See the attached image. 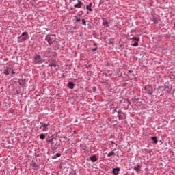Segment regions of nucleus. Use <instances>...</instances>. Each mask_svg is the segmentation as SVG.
Masks as SVG:
<instances>
[{"instance_id":"f257e3e1","label":"nucleus","mask_w":175,"mask_h":175,"mask_svg":"<svg viewBox=\"0 0 175 175\" xmlns=\"http://www.w3.org/2000/svg\"><path fill=\"white\" fill-rule=\"evenodd\" d=\"M44 61H46V59H42V56L40 55H35L33 57V65H39L40 64H43Z\"/></svg>"},{"instance_id":"f03ea898","label":"nucleus","mask_w":175,"mask_h":175,"mask_svg":"<svg viewBox=\"0 0 175 175\" xmlns=\"http://www.w3.org/2000/svg\"><path fill=\"white\" fill-rule=\"evenodd\" d=\"M55 35H47L45 38V40L48 42L49 46H51L55 42Z\"/></svg>"},{"instance_id":"7ed1b4c3","label":"nucleus","mask_w":175,"mask_h":175,"mask_svg":"<svg viewBox=\"0 0 175 175\" xmlns=\"http://www.w3.org/2000/svg\"><path fill=\"white\" fill-rule=\"evenodd\" d=\"M51 53V49L48 48L47 50L45 51V54L42 55L43 59H46L47 58L48 59L50 58V57L47 55L50 54Z\"/></svg>"},{"instance_id":"20e7f679","label":"nucleus","mask_w":175,"mask_h":175,"mask_svg":"<svg viewBox=\"0 0 175 175\" xmlns=\"http://www.w3.org/2000/svg\"><path fill=\"white\" fill-rule=\"evenodd\" d=\"M27 36H28V33L23 32L20 36V38L21 39V42H25V40H27Z\"/></svg>"},{"instance_id":"39448f33","label":"nucleus","mask_w":175,"mask_h":175,"mask_svg":"<svg viewBox=\"0 0 175 175\" xmlns=\"http://www.w3.org/2000/svg\"><path fill=\"white\" fill-rule=\"evenodd\" d=\"M41 124V126H40V129H42V131L44 132L46 131H47V126H49L50 125V123L48 122V123H40Z\"/></svg>"},{"instance_id":"423d86ee","label":"nucleus","mask_w":175,"mask_h":175,"mask_svg":"<svg viewBox=\"0 0 175 175\" xmlns=\"http://www.w3.org/2000/svg\"><path fill=\"white\" fill-rule=\"evenodd\" d=\"M10 72H12V68L6 67L3 71L4 75H10Z\"/></svg>"},{"instance_id":"0eeeda50","label":"nucleus","mask_w":175,"mask_h":175,"mask_svg":"<svg viewBox=\"0 0 175 175\" xmlns=\"http://www.w3.org/2000/svg\"><path fill=\"white\" fill-rule=\"evenodd\" d=\"M120 172V168L117 167V168H113L112 173H113L115 175H118V172Z\"/></svg>"},{"instance_id":"6e6552de","label":"nucleus","mask_w":175,"mask_h":175,"mask_svg":"<svg viewBox=\"0 0 175 175\" xmlns=\"http://www.w3.org/2000/svg\"><path fill=\"white\" fill-rule=\"evenodd\" d=\"M90 159L92 162H96V161H98V159L96 158V155H93V156L90 157Z\"/></svg>"},{"instance_id":"1a4fd4ad","label":"nucleus","mask_w":175,"mask_h":175,"mask_svg":"<svg viewBox=\"0 0 175 175\" xmlns=\"http://www.w3.org/2000/svg\"><path fill=\"white\" fill-rule=\"evenodd\" d=\"M68 88H70V90H73V88H75V84H73V83L72 82H68Z\"/></svg>"},{"instance_id":"9d476101","label":"nucleus","mask_w":175,"mask_h":175,"mask_svg":"<svg viewBox=\"0 0 175 175\" xmlns=\"http://www.w3.org/2000/svg\"><path fill=\"white\" fill-rule=\"evenodd\" d=\"M81 5H83V3H81L80 1H79L78 3L74 5V7L75 8H81Z\"/></svg>"},{"instance_id":"9b49d317","label":"nucleus","mask_w":175,"mask_h":175,"mask_svg":"<svg viewBox=\"0 0 175 175\" xmlns=\"http://www.w3.org/2000/svg\"><path fill=\"white\" fill-rule=\"evenodd\" d=\"M151 140L154 143V144H157L158 143V139H157V137H152L151 138Z\"/></svg>"},{"instance_id":"f8f14e48","label":"nucleus","mask_w":175,"mask_h":175,"mask_svg":"<svg viewBox=\"0 0 175 175\" xmlns=\"http://www.w3.org/2000/svg\"><path fill=\"white\" fill-rule=\"evenodd\" d=\"M91 6H92V3H90V5L86 6V9H88V10H90V12H92V8H91Z\"/></svg>"},{"instance_id":"ddd939ff","label":"nucleus","mask_w":175,"mask_h":175,"mask_svg":"<svg viewBox=\"0 0 175 175\" xmlns=\"http://www.w3.org/2000/svg\"><path fill=\"white\" fill-rule=\"evenodd\" d=\"M140 165H137L136 167H134V170L139 172L140 170Z\"/></svg>"},{"instance_id":"4468645a","label":"nucleus","mask_w":175,"mask_h":175,"mask_svg":"<svg viewBox=\"0 0 175 175\" xmlns=\"http://www.w3.org/2000/svg\"><path fill=\"white\" fill-rule=\"evenodd\" d=\"M49 66H54V68H55V66H57V64L55 61H53L52 63L49 64Z\"/></svg>"},{"instance_id":"2eb2a0df","label":"nucleus","mask_w":175,"mask_h":175,"mask_svg":"<svg viewBox=\"0 0 175 175\" xmlns=\"http://www.w3.org/2000/svg\"><path fill=\"white\" fill-rule=\"evenodd\" d=\"M40 139H41V140H44V139H46V135H44V134H41L40 135Z\"/></svg>"},{"instance_id":"dca6fc26","label":"nucleus","mask_w":175,"mask_h":175,"mask_svg":"<svg viewBox=\"0 0 175 175\" xmlns=\"http://www.w3.org/2000/svg\"><path fill=\"white\" fill-rule=\"evenodd\" d=\"M130 40H135V42H139V38L133 37L132 38H130Z\"/></svg>"},{"instance_id":"f3484780","label":"nucleus","mask_w":175,"mask_h":175,"mask_svg":"<svg viewBox=\"0 0 175 175\" xmlns=\"http://www.w3.org/2000/svg\"><path fill=\"white\" fill-rule=\"evenodd\" d=\"M113 155H116V153H114L113 152H111L108 153L107 157H113Z\"/></svg>"},{"instance_id":"a211bd4d","label":"nucleus","mask_w":175,"mask_h":175,"mask_svg":"<svg viewBox=\"0 0 175 175\" xmlns=\"http://www.w3.org/2000/svg\"><path fill=\"white\" fill-rule=\"evenodd\" d=\"M107 24H109V22H107L106 20L103 21V25H106L107 27Z\"/></svg>"},{"instance_id":"6ab92c4d","label":"nucleus","mask_w":175,"mask_h":175,"mask_svg":"<svg viewBox=\"0 0 175 175\" xmlns=\"http://www.w3.org/2000/svg\"><path fill=\"white\" fill-rule=\"evenodd\" d=\"M138 41H136L134 44H133V47H137L139 46V42Z\"/></svg>"},{"instance_id":"aec40b11","label":"nucleus","mask_w":175,"mask_h":175,"mask_svg":"<svg viewBox=\"0 0 175 175\" xmlns=\"http://www.w3.org/2000/svg\"><path fill=\"white\" fill-rule=\"evenodd\" d=\"M82 24H83V25H87V23H85V19H82Z\"/></svg>"},{"instance_id":"412c9836","label":"nucleus","mask_w":175,"mask_h":175,"mask_svg":"<svg viewBox=\"0 0 175 175\" xmlns=\"http://www.w3.org/2000/svg\"><path fill=\"white\" fill-rule=\"evenodd\" d=\"M76 21H77V23H80V21H81L80 18L77 17Z\"/></svg>"},{"instance_id":"4be33fe9","label":"nucleus","mask_w":175,"mask_h":175,"mask_svg":"<svg viewBox=\"0 0 175 175\" xmlns=\"http://www.w3.org/2000/svg\"><path fill=\"white\" fill-rule=\"evenodd\" d=\"M153 23H154V24H158V21L156 19H153Z\"/></svg>"},{"instance_id":"5701e85b","label":"nucleus","mask_w":175,"mask_h":175,"mask_svg":"<svg viewBox=\"0 0 175 175\" xmlns=\"http://www.w3.org/2000/svg\"><path fill=\"white\" fill-rule=\"evenodd\" d=\"M12 73H11V75L13 77L14 76V75H16V72H14V71H13L12 70Z\"/></svg>"},{"instance_id":"b1692460","label":"nucleus","mask_w":175,"mask_h":175,"mask_svg":"<svg viewBox=\"0 0 175 175\" xmlns=\"http://www.w3.org/2000/svg\"><path fill=\"white\" fill-rule=\"evenodd\" d=\"M56 157H57V158H59V157H61V154L57 153Z\"/></svg>"},{"instance_id":"393cba45","label":"nucleus","mask_w":175,"mask_h":175,"mask_svg":"<svg viewBox=\"0 0 175 175\" xmlns=\"http://www.w3.org/2000/svg\"><path fill=\"white\" fill-rule=\"evenodd\" d=\"M98 50V48H94L93 49H92V51H96Z\"/></svg>"},{"instance_id":"a878e982","label":"nucleus","mask_w":175,"mask_h":175,"mask_svg":"<svg viewBox=\"0 0 175 175\" xmlns=\"http://www.w3.org/2000/svg\"><path fill=\"white\" fill-rule=\"evenodd\" d=\"M133 72L132 70H129V73H132Z\"/></svg>"}]
</instances>
